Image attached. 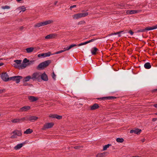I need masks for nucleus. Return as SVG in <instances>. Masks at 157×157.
<instances>
[{
	"label": "nucleus",
	"mask_w": 157,
	"mask_h": 157,
	"mask_svg": "<svg viewBox=\"0 0 157 157\" xmlns=\"http://www.w3.org/2000/svg\"><path fill=\"white\" fill-rule=\"evenodd\" d=\"M1 8L3 9H9L10 8V7L9 6H2Z\"/></svg>",
	"instance_id": "obj_36"
},
{
	"label": "nucleus",
	"mask_w": 157,
	"mask_h": 157,
	"mask_svg": "<svg viewBox=\"0 0 157 157\" xmlns=\"http://www.w3.org/2000/svg\"><path fill=\"white\" fill-rule=\"evenodd\" d=\"M96 40V39H92L90 40H89V42L90 43L91 42H93L95 40Z\"/></svg>",
	"instance_id": "obj_51"
},
{
	"label": "nucleus",
	"mask_w": 157,
	"mask_h": 157,
	"mask_svg": "<svg viewBox=\"0 0 157 157\" xmlns=\"http://www.w3.org/2000/svg\"><path fill=\"white\" fill-rule=\"evenodd\" d=\"M40 79H41V81L42 80L45 81H47L48 80V76L45 72L40 75Z\"/></svg>",
	"instance_id": "obj_10"
},
{
	"label": "nucleus",
	"mask_w": 157,
	"mask_h": 157,
	"mask_svg": "<svg viewBox=\"0 0 157 157\" xmlns=\"http://www.w3.org/2000/svg\"><path fill=\"white\" fill-rule=\"evenodd\" d=\"M54 124L52 122L46 123L44 125L42 129L43 130H44L46 129L51 128L53 126Z\"/></svg>",
	"instance_id": "obj_9"
},
{
	"label": "nucleus",
	"mask_w": 157,
	"mask_h": 157,
	"mask_svg": "<svg viewBox=\"0 0 157 157\" xmlns=\"http://www.w3.org/2000/svg\"><path fill=\"white\" fill-rule=\"evenodd\" d=\"M23 78V77L21 76H15L10 77V80L16 81L17 83H19L21 79Z\"/></svg>",
	"instance_id": "obj_6"
},
{
	"label": "nucleus",
	"mask_w": 157,
	"mask_h": 157,
	"mask_svg": "<svg viewBox=\"0 0 157 157\" xmlns=\"http://www.w3.org/2000/svg\"><path fill=\"white\" fill-rule=\"evenodd\" d=\"M86 44H88V43H90L89 40H88V41H86Z\"/></svg>",
	"instance_id": "obj_64"
},
{
	"label": "nucleus",
	"mask_w": 157,
	"mask_h": 157,
	"mask_svg": "<svg viewBox=\"0 0 157 157\" xmlns=\"http://www.w3.org/2000/svg\"><path fill=\"white\" fill-rule=\"evenodd\" d=\"M119 6L121 7L125 6V5L123 4H121L120 5H119Z\"/></svg>",
	"instance_id": "obj_55"
},
{
	"label": "nucleus",
	"mask_w": 157,
	"mask_h": 157,
	"mask_svg": "<svg viewBox=\"0 0 157 157\" xmlns=\"http://www.w3.org/2000/svg\"><path fill=\"white\" fill-rule=\"evenodd\" d=\"M34 49V48L31 47L27 48L26 49L27 52L28 53H31L32 52Z\"/></svg>",
	"instance_id": "obj_28"
},
{
	"label": "nucleus",
	"mask_w": 157,
	"mask_h": 157,
	"mask_svg": "<svg viewBox=\"0 0 157 157\" xmlns=\"http://www.w3.org/2000/svg\"><path fill=\"white\" fill-rule=\"evenodd\" d=\"M51 62V60H48L42 62L37 67L36 69L38 70H43L44 68L48 66Z\"/></svg>",
	"instance_id": "obj_1"
},
{
	"label": "nucleus",
	"mask_w": 157,
	"mask_h": 157,
	"mask_svg": "<svg viewBox=\"0 0 157 157\" xmlns=\"http://www.w3.org/2000/svg\"><path fill=\"white\" fill-rule=\"evenodd\" d=\"M99 108L98 105L97 103H95L93 105L90 107V110H95Z\"/></svg>",
	"instance_id": "obj_19"
},
{
	"label": "nucleus",
	"mask_w": 157,
	"mask_h": 157,
	"mask_svg": "<svg viewBox=\"0 0 157 157\" xmlns=\"http://www.w3.org/2000/svg\"><path fill=\"white\" fill-rule=\"evenodd\" d=\"M131 157H141L140 156H132Z\"/></svg>",
	"instance_id": "obj_63"
},
{
	"label": "nucleus",
	"mask_w": 157,
	"mask_h": 157,
	"mask_svg": "<svg viewBox=\"0 0 157 157\" xmlns=\"http://www.w3.org/2000/svg\"><path fill=\"white\" fill-rule=\"evenodd\" d=\"M80 146H75L74 147V148L75 149H79L80 148Z\"/></svg>",
	"instance_id": "obj_52"
},
{
	"label": "nucleus",
	"mask_w": 157,
	"mask_h": 157,
	"mask_svg": "<svg viewBox=\"0 0 157 157\" xmlns=\"http://www.w3.org/2000/svg\"><path fill=\"white\" fill-rule=\"evenodd\" d=\"M17 137V136H16V135L15 134H14L12 135L11 137H10V138H16Z\"/></svg>",
	"instance_id": "obj_44"
},
{
	"label": "nucleus",
	"mask_w": 157,
	"mask_h": 157,
	"mask_svg": "<svg viewBox=\"0 0 157 157\" xmlns=\"http://www.w3.org/2000/svg\"><path fill=\"white\" fill-rule=\"evenodd\" d=\"M40 75L39 73H34L32 75V79L33 81L36 80L38 82H40L41 79H40Z\"/></svg>",
	"instance_id": "obj_4"
},
{
	"label": "nucleus",
	"mask_w": 157,
	"mask_h": 157,
	"mask_svg": "<svg viewBox=\"0 0 157 157\" xmlns=\"http://www.w3.org/2000/svg\"><path fill=\"white\" fill-rule=\"evenodd\" d=\"M23 86H32L33 85H32V84H28L27 83H25V82L23 84Z\"/></svg>",
	"instance_id": "obj_37"
},
{
	"label": "nucleus",
	"mask_w": 157,
	"mask_h": 157,
	"mask_svg": "<svg viewBox=\"0 0 157 157\" xmlns=\"http://www.w3.org/2000/svg\"><path fill=\"white\" fill-rule=\"evenodd\" d=\"M153 106L155 108H157V103L154 104Z\"/></svg>",
	"instance_id": "obj_57"
},
{
	"label": "nucleus",
	"mask_w": 157,
	"mask_h": 157,
	"mask_svg": "<svg viewBox=\"0 0 157 157\" xmlns=\"http://www.w3.org/2000/svg\"><path fill=\"white\" fill-rule=\"evenodd\" d=\"M88 14L87 12H85L84 13H78L74 14L73 16V18L75 19H78L79 18L85 17L88 15Z\"/></svg>",
	"instance_id": "obj_5"
},
{
	"label": "nucleus",
	"mask_w": 157,
	"mask_h": 157,
	"mask_svg": "<svg viewBox=\"0 0 157 157\" xmlns=\"http://www.w3.org/2000/svg\"><path fill=\"white\" fill-rule=\"evenodd\" d=\"M25 144V143H23L17 144L16 146L14 147V148L15 150H17L20 149L22 147L23 145Z\"/></svg>",
	"instance_id": "obj_18"
},
{
	"label": "nucleus",
	"mask_w": 157,
	"mask_h": 157,
	"mask_svg": "<svg viewBox=\"0 0 157 157\" xmlns=\"http://www.w3.org/2000/svg\"><path fill=\"white\" fill-rule=\"evenodd\" d=\"M56 118L59 120H60L62 119V116L60 115H59L57 114H56Z\"/></svg>",
	"instance_id": "obj_35"
},
{
	"label": "nucleus",
	"mask_w": 157,
	"mask_h": 157,
	"mask_svg": "<svg viewBox=\"0 0 157 157\" xmlns=\"http://www.w3.org/2000/svg\"><path fill=\"white\" fill-rule=\"evenodd\" d=\"M26 117L21 118H18V123H20L23 122L24 121H26Z\"/></svg>",
	"instance_id": "obj_32"
},
{
	"label": "nucleus",
	"mask_w": 157,
	"mask_h": 157,
	"mask_svg": "<svg viewBox=\"0 0 157 157\" xmlns=\"http://www.w3.org/2000/svg\"><path fill=\"white\" fill-rule=\"evenodd\" d=\"M108 153V152H104L103 153H100L98 154L96 156L97 157H102L105 156Z\"/></svg>",
	"instance_id": "obj_20"
},
{
	"label": "nucleus",
	"mask_w": 157,
	"mask_h": 157,
	"mask_svg": "<svg viewBox=\"0 0 157 157\" xmlns=\"http://www.w3.org/2000/svg\"><path fill=\"white\" fill-rule=\"evenodd\" d=\"M142 130L141 129L136 128H134L133 129H132L130 131V133H134L135 134H139L141 133Z\"/></svg>",
	"instance_id": "obj_12"
},
{
	"label": "nucleus",
	"mask_w": 157,
	"mask_h": 157,
	"mask_svg": "<svg viewBox=\"0 0 157 157\" xmlns=\"http://www.w3.org/2000/svg\"><path fill=\"white\" fill-rule=\"evenodd\" d=\"M116 141L117 142L122 143L124 141V139L122 138H117L116 139Z\"/></svg>",
	"instance_id": "obj_31"
},
{
	"label": "nucleus",
	"mask_w": 157,
	"mask_h": 157,
	"mask_svg": "<svg viewBox=\"0 0 157 157\" xmlns=\"http://www.w3.org/2000/svg\"><path fill=\"white\" fill-rule=\"evenodd\" d=\"M64 52V51H63V50H60V51H58L56 52L55 53V54H59V53H62V52Z\"/></svg>",
	"instance_id": "obj_41"
},
{
	"label": "nucleus",
	"mask_w": 157,
	"mask_h": 157,
	"mask_svg": "<svg viewBox=\"0 0 157 157\" xmlns=\"http://www.w3.org/2000/svg\"><path fill=\"white\" fill-rule=\"evenodd\" d=\"M116 35H118V36L119 37H120L121 36V35L120 34V33L119 32H117L116 33Z\"/></svg>",
	"instance_id": "obj_50"
},
{
	"label": "nucleus",
	"mask_w": 157,
	"mask_h": 157,
	"mask_svg": "<svg viewBox=\"0 0 157 157\" xmlns=\"http://www.w3.org/2000/svg\"><path fill=\"white\" fill-rule=\"evenodd\" d=\"M76 7V5H73V6H71L70 8V10H71L72 9V8Z\"/></svg>",
	"instance_id": "obj_48"
},
{
	"label": "nucleus",
	"mask_w": 157,
	"mask_h": 157,
	"mask_svg": "<svg viewBox=\"0 0 157 157\" xmlns=\"http://www.w3.org/2000/svg\"><path fill=\"white\" fill-rule=\"evenodd\" d=\"M98 49L97 48L95 47H93L91 50L92 54L93 55H96V52H97V51H98Z\"/></svg>",
	"instance_id": "obj_21"
},
{
	"label": "nucleus",
	"mask_w": 157,
	"mask_h": 157,
	"mask_svg": "<svg viewBox=\"0 0 157 157\" xmlns=\"http://www.w3.org/2000/svg\"><path fill=\"white\" fill-rule=\"evenodd\" d=\"M21 11L23 12H24L26 10V8L25 7H24V6H23L22 7H21Z\"/></svg>",
	"instance_id": "obj_42"
},
{
	"label": "nucleus",
	"mask_w": 157,
	"mask_h": 157,
	"mask_svg": "<svg viewBox=\"0 0 157 157\" xmlns=\"http://www.w3.org/2000/svg\"><path fill=\"white\" fill-rule=\"evenodd\" d=\"M78 46L77 44H72L70 46H67V49L66 50H69L70 49H71V48H72L74 47H75V46Z\"/></svg>",
	"instance_id": "obj_30"
},
{
	"label": "nucleus",
	"mask_w": 157,
	"mask_h": 157,
	"mask_svg": "<svg viewBox=\"0 0 157 157\" xmlns=\"http://www.w3.org/2000/svg\"><path fill=\"white\" fill-rule=\"evenodd\" d=\"M124 32V31H119V32L120 33V34H121L122 33H123Z\"/></svg>",
	"instance_id": "obj_60"
},
{
	"label": "nucleus",
	"mask_w": 157,
	"mask_h": 157,
	"mask_svg": "<svg viewBox=\"0 0 157 157\" xmlns=\"http://www.w3.org/2000/svg\"><path fill=\"white\" fill-rule=\"evenodd\" d=\"M151 92L152 93L157 92V89H155L151 90Z\"/></svg>",
	"instance_id": "obj_45"
},
{
	"label": "nucleus",
	"mask_w": 157,
	"mask_h": 157,
	"mask_svg": "<svg viewBox=\"0 0 157 157\" xmlns=\"http://www.w3.org/2000/svg\"><path fill=\"white\" fill-rule=\"evenodd\" d=\"M51 117L53 118H56V114H53L50 116Z\"/></svg>",
	"instance_id": "obj_47"
},
{
	"label": "nucleus",
	"mask_w": 157,
	"mask_h": 157,
	"mask_svg": "<svg viewBox=\"0 0 157 157\" xmlns=\"http://www.w3.org/2000/svg\"><path fill=\"white\" fill-rule=\"evenodd\" d=\"M58 2V1H55L54 2V4L55 5H56L57 3Z\"/></svg>",
	"instance_id": "obj_61"
},
{
	"label": "nucleus",
	"mask_w": 157,
	"mask_h": 157,
	"mask_svg": "<svg viewBox=\"0 0 157 157\" xmlns=\"http://www.w3.org/2000/svg\"><path fill=\"white\" fill-rule=\"evenodd\" d=\"M67 48V47H66V48H64V50H63V51H64H64H68V50H66Z\"/></svg>",
	"instance_id": "obj_58"
},
{
	"label": "nucleus",
	"mask_w": 157,
	"mask_h": 157,
	"mask_svg": "<svg viewBox=\"0 0 157 157\" xmlns=\"http://www.w3.org/2000/svg\"><path fill=\"white\" fill-rule=\"evenodd\" d=\"M157 29V25L152 26H147L144 29H140L137 31L136 33L143 32L151 30Z\"/></svg>",
	"instance_id": "obj_3"
},
{
	"label": "nucleus",
	"mask_w": 157,
	"mask_h": 157,
	"mask_svg": "<svg viewBox=\"0 0 157 157\" xmlns=\"http://www.w3.org/2000/svg\"><path fill=\"white\" fill-rule=\"evenodd\" d=\"M128 33L130 34L131 35H132L134 34V32L131 30L128 31Z\"/></svg>",
	"instance_id": "obj_43"
},
{
	"label": "nucleus",
	"mask_w": 157,
	"mask_h": 157,
	"mask_svg": "<svg viewBox=\"0 0 157 157\" xmlns=\"http://www.w3.org/2000/svg\"><path fill=\"white\" fill-rule=\"evenodd\" d=\"M33 132V130L30 128H28L24 132V134H29L32 133Z\"/></svg>",
	"instance_id": "obj_27"
},
{
	"label": "nucleus",
	"mask_w": 157,
	"mask_h": 157,
	"mask_svg": "<svg viewBox=\"0 0 157 157\" xmlns=\"http://www.w3.org/2000/svg\"><path fill=\"white\" fill-rule=\"evenodd\" d=\"M23 28H23V26H21V27H20V29L21 30H22L23 29Z\"/></svg>",
	"instance_id": "obj_59"
},
{
	"label": "nucleus",
	"mask_w": 157,
	"mask_h": 157,
	"mask_svg": "<svg viewBox=\"0 0 157 157\" xmlns=\"http://www.w3.org/2000/svg\"><path fill=\"white\" fill-rule=\"evenodd\" d=\"M51 54V53L50 52H48L47 53H43L40 54L38 55V57L39 58L41 57H46L49 56Z\"/></svg>",
	"instance_id": "obj_11"
},
{
	"label": "nucleus",
	"mask_w": 157,
	"mask_h": 157,
	"mask_svg": "<svg viewBox=\"0 0 157 157\" xmlns=\"http://www.w3.org/2000/svg\"><path fill=\"white\" fill-rule=\"evenodd\" d=\"M116 35V33H111L109 35V36H113V35Z\"/></svg>",
	"instance_id": "obj_53"
},
{
	"label": "nucleus",
	"mask_w": 157,
	"mask_h": 157,
	"mask_svg": "<svg viewBox=\"0 0 157 157\" xmlns=\"http://www.w3.org/2000/svg\"><path fill=\"white\" fill-rule=\"evenodd\" d=\"M111 145V144H108L107 145H106L103 146V150L105 151L106 150L107 148H108Z\"/></svg>",
	"instance_id": "obj_33"
},
{
	"label": "nucleus",
	"mask_w": 157,
	"mask_h": 157,
	"mask_svg": "<svg viewBox=\"0 0 157 157\" xmlns=\"http://www.w3.org/2000/svg\"><path fill=\"white\" fill-rule=\"evenodd\" d=\"M14 62L15 63L13 64V66L16 68H18L20 66V65L21 64V60H15Z\"/></svg>",
	"instance_id": "obj_14"
},
{
	"label": "nucleus",
	"mask_w": 157,
	"mask_h": 157,
	"mask_svg": "<svg viewBox=\"0 0 157 157\" xmlns=\"http://www.w3.org/2000/svg\"><path fill=\"white\" fill-rule=\"evenodd\" d=\"M26 66L27 65L24 63H23L21 64L20 65V66L18 68L19 69H23L25 68L26 67Z\"/></svg>",
	"instance_id": "obj_29"
},
{
	"label": "nucleus",
	"mask_w": 157,
	"mask_h": 157,
	"mask_svg": "<svg viewBox=\"0 0 157 157\" xmlns=\"http://www.w3.org/2000/svg\"><path fill=\"white\" fill-rule=\"evenodd\" d=\"M56 75H55L54 72H53L52 73V77L54 80H55L56 79Z\"/></svg>",
	"instance_id": "obj_38"
},
{
	"label": "nucleus",
	"mask_w": 157,
	"mask_h": 157,
	"mask_svg": "<svg viewBox=\"0 0 157 157\" xmlns=\"http://www.w3.org/2000/svg\"><path fill=\"white\" fill-rule=\"evenodd\" d=\"M85 21H79L78 23V25H82V24H85Z\"/></svg>",
	"instance_id": "obj_39"
},
{
	"label": "nucleus",
	"mask_w": 157,
	"mask_h": 157,
	"mask_svg": "<svg viewBox=\"0 0 157 157\" xmlns=\"http://www.w3.org/2000/svg\"><path fill=\"white\" fill-rule=\"evenodd\" d=\"M141 11V10H128L126 11V13L127 14H133L139 13Z\"/></svg>",
	"instance_id": "obj_13"
},
{
	"label": "nucleus",
	"mask_w": 157,
	"mask_h": 157,
	"mask_svg": "<svg viewBox=\"0 0 157 157\" xmlns=\"http://www.w3.org/2000/svg\"><path fill=\"white\" fill-rule=\"evenodd\" d=\"M4 64V63H0V66H2Z\"/></svg>",
	"instance_id": "obj_62"
},
{
	"label": "nucleus",
	"mask_w": 157,
	"mask_h": 157,
	"mask_svg": "<svg viewBox=\"0 0 157 157\" xmlns=\"http://www.w3.org/2000/svg\"><path fill=\"white\" fill-rule=\"evenodd\" d=\"M141 141L142 142H144L145 141V139L144 138L143 139L141 140Z\"/></svg>",
	"instance_id": "obj_56"
},
{
	"label": "nucleus",
	"mask_w": 157,
	"mask_h": 157,
	"mask_svg": "<svg viewBox=\"0 0 157 157\" xmlns=\"http://www.w3.org/2000/svg\"><path fill=\"white\" fill-rule=\"evenodd\" d=\"M11 122L12 123H18V118H16L13 119L11 120Z\"/></svg>",
	"instance_id": "obj_34"
},
{
	"label": "nucleus",
	"mask_w": 157,
	"mask_h": 157,
	"mask_svg": "<svg viewBox=\"0 0 157 157\" xmlns=\"http://www.w3.org/2000/svg\"><path fill=\"white\" fill-rule=\"evenodd\" d=\"M117 98V97L114 96H108L104 97L101 98H98V99H101L102 100H111Z\"/></svg>",
	"instance_id": "obj_15"
},
{
	"label": "nucleus",
	"mask_w": 157,
	"mask_h": 157,
	"mask_svg": "<svg viewBox=\"0 0 157 157\" xmlns=\"http://www.w3.org/2000/svg\"><path fill=\"white\" fill-rule=\"evenodd\" d=\"M13 133L14 134H16L17 136H21L22 135L21 131L17 130H14L13 132Z\"/></svg>",
	"instance_id": "obj_23"
},
{
	"label": "nucleus",
	"mask_w": 157,
	"mask_h": 157,
	"mask_svg": "<svg viewBox=\"0 0 157 157\" xmlns=\"http://www.w3.org/2000/svg\"><path fill=\"white\" fill-rule=\"evenodd\" d=\"M28 98L30 101L33 102L35 101L38 100V98L33 96H28Z\"/></svg>",
	"instance_id": "obj_16"
},
{
	"label": "nucleus",
	"mask_w": 157,
	"mask_h": 157,
	"mask_svg": "<svg viewBox=\"0 0 157 157\" xmlns=\"http://www.w3.org/2000/svg\"><path fill=\"white\" fill-rule=\"evenodd\" d=\"M144 67L146 69H149L151 67V64L149 62H147L144 64Z\"/></svg>",
	"instance_id": "obj_25"
},
{
	"label": "nucleus",
	"mask_w": 157,
	"mask_h": 157,
	"mask_svg": "<svg viewBox=\"0 0 157 157\" xmlns=\"http://www.w3.org/2000/svg\"><path fill=\"white\" fill-rule=\"evenodd\" d=\"M56 36V35L54 34H49L45 36V38L46 39H50L54 38Z\"/></svg>",
	"instance_id": "obj_26"
},
{
	"label": "nucleus",
	"mask_w": 157,
	"mask_h": 157,
	"mask_svg": "<svg viewBox=\"0 0 157 157\" xmlns=\"http://www.w3.org/2000/svg\"><path fill=\"white\" fill-rule=\"evenodd\" d=\"M26 121L29 120L31 122H34L38 119V117L34 116H27L26 117Z\"/></svg>",
	"instance_id": "obj_8"
},
{
	"label": "nucleus",
	"mask_w": 157,
	"mask_h": 157,
	"mask_svg": "<svg viewBox=\"0 0 157 157\" xmlns=\"http://www.w3.org/2000/svg\"><path fill=\"white\" fill-rule=\"evenodd\" d=\"M6 91V90L5 89L0 90V94H2Z\"/></svg>",
	"instance_id": "obj_46"
},
{
	"label": "nucleus",
	"mask_w": 157,
	"mask_h": 157,
	"mask_svg": "<svg viewBox=\"0 0 157 157\" xmlns=\"http://www.w3.org/2000/svg\"><path fill=\"white\" fill-rule=\"evenodd\" d=\"M127 33H128V30H125V31H124V32H123V33L124 34H127ZM126 36H128V35L127 34H126Z\"/></svg>",
	"instance_id": "obj_49"
},
{
	"label": "nucleus",
	"mask_w": 157,
	"mask_h": 157,
	"mask_svg": "<svg viewBox=\"0 0 157 157\" xmlns=\"http://www.w3.org/2000/svg\"><path fill=\"white\" fill-rule=\"evenodd\" d=\"M1 77L2 79L5 82H7L10 80V78L9 77L8 75L6 72L2 73L1 75Z\"/></svg>",
	"instance_id": "obj_7"
},
{
	"label": "nucleus",
	"mask_w": 157,
	"mask_h": 157,
	"mask_svg": "<svg viewBox=\"0 0 157 157\" xmlns=\"http://www.w3.org/2000/svg\"><path fill=\"white\" fill-rule=\"evenodd\" d=\"M157 120V118H153L152 119V121H155Z\"/></svg>",
	"instance_id": "obj_54"
},
{
	"label": "nucleus",
	"mask_w": 157,
	"mask_h": 157,
	"mask_svg": "<svg viewBox=\"0 0 157 157\" xmlns=\"http://www.w3.org/2000/svg\"><path fill=\"white\" fill-rule=\"evenodd\" d=\"M86 44V42H83V43H81L79 44H77V46H82V45H85V44Z\"/></svg>",
	"instance_id": "obj_40"
},
{
	"label": "nucleus",
	"mask_w": 157,
	"mask_h": 157,
	"mask_svg": "<svg viewBox=\"0 0 157 157\" xmlns=\"http://www.w3.org/2000/svg\"><path fill=\"white\" fill-rule=\"evenodd\" d=\"M30 109V107L29 106H24L20 109V111L21 112H25Z\"/></svg>",
	"instance_id": "obj_17"
},
{
	"label": "nucleus",
	"mask_w": 157,
	"mask_h": 157,
	"mask_svg": "<svg viewBox=\"0 0 157 157\" xmlns=\"http://www.w3.org/2000/svg\"><path fill=\"white\" fill-rule=\"evenodd\" d=\"M53 21L52 20L46 21L44 22H42L37 23L34 25L35 27H39L40 26H42L48 24H50L53 22Z\"/></svg>",
	"instance_id": "obj_2"
},
{
	"label": "nucleus",
	"mask_w": 157,
	"mask_h": 157,
	"mask_svg": "<svg viewBox=\"0 0 157 157\" xmlns=\"http://www.w3.org/2000/svg\"><path fill=\"white\" fill-rule=\"evenodd\" d=\"M33 61H29V60L27 59L26 58H25L23 61V63H28V65H29L33 63Z\"/></svg>",
	"instance_id": "obj_24"
},
{
	"label": "nucleus",
	"mask_w": 157,
	"mask_h": 157,
	"mask_svg": "<svg viewBox=\"0 0 157 157\" xmlns=\"http://www.w3.org/2000/svg\"><path fill=\"white\" fill-rule=\"evenodd\" d=\"M31 79H32L31 76L30 75H29L25 77L23 79L22 81L23 83H25L29 81Z\"/></svg>",
	"instance_id": "obj_22"
}]
</instances>
